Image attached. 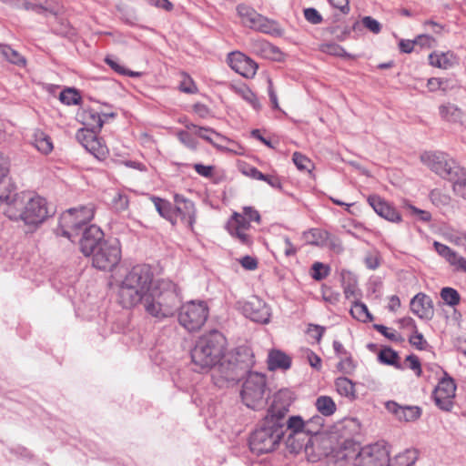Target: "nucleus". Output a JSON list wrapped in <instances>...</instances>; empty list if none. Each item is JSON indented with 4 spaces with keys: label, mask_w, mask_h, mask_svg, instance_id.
Listing matches in <instances>:
<instances>
[{
    "label": "nucleus",
    "mask_w": 466,
    "mask_h": 466,
    "mask_svg": "<svg viewBox=\"0 0 466 466\" xmlns=\"http://www.w3.org/2000/svg\"><path fill=\"white\" fill-rule=\"evenodd\" d=\"M334 386L336 392L350 401L355 400L358 398L355 383L346 378L339 377L334 380Z\"/></svg>",
    "instance_id": "72a5a7b5"
},
{
    "label": "nucleus",
    "mask_w": 466,
    "mask_h": 466,
    "mask_svg": "<svg viewBox=\"0 0 466 466\" xmlns=\"http://www.w3.org/2000/svg\"><path fill=\"white\" fill-rule=\"evenodd\" d=\"M449 181L452 182L453 192L466 199V169L461 167Z\"/></svg>",
    "instance_id": "4c0bfd02"
},
{
    "label": "nucleus",
    "mask_w": 466,
    "mask_h": 466,
    "mask_svg": "<svg viewBox=\"0 0 466 466\" xmlns=\"http://www.w3.org/2000/svg\"><path fill=\"white\" fill-rule=\"evenodd\" d=\"M97 133L88 128H80L76 133V138L96 158L105 160L109 155V149L106 143L97 137Z\"/></svg>",
    "instance_id": "4468645a"
},
{
    "label": "nucleus",
    "mask_w": 466,
    "mask_h": 466,
    "mask_svg": "<svg viewBox=\"0 0 466 466\" xmlns=\"http://www.w3.org/2000/svg\"><path fill=\"white\" fill-rule=\"evenodd\" d=\"M289 406L288 392L280 390L274 396L266 417L250 436L249 446L253 452L268 453L279 445L285 434V417Z\"/></svg>",
    "instance_id": "f257e3e1"
},
{
    "label": "nucleus",
    "mask_w": 466,
    "mask_h": 466,
    "mask_svg": "<svg viewBox=\"0 0 466 466\" xmlns=\"http://www.w3.org/2000/svg\"><path fill=\"white\" fill-rule=\"evenodd\" d=\"M251 51L263 58L280 60L282 53L280 50L264 39H255L250 43Z\"/></svg>",
    "instance_id": "cd10ccee"
},
{
    "label": "nucleus",
    "mask_w": 466,
    "mask_h": 466,
    "mask_svg": "<svg viewBox=\"0 0 466 466\" xmlns=\"http://www.w3.org/2000/svg\"><path fill=\"white\" fill-rule=\"evenodd\" d=\"M287 429L290 431L289 434L298 436L300 433H306V420L301 416H291L288 419Z\"/></svg>",
    "instance_id": "c03bdc74"
},
{
    "label": "nucleus",
    "mask_w": 466,
    "mask_h": 466,
    "mask_svg": "<svg viewBox=\"0 0 466 466\" xmlns=\"http://www.w3.org/2000/svg\"><path fill=\"white\" fill-rule=\"evenodd\" d=\"M405 361L408 367L412 370L418 377H420L422 370L419 358L411 354L406 358Z\"/></svg>",
    "instance_id": "338daca9"
},
{
    "label": "nucleus",
    "mask_w": 466,
    "mask_h": 466,
    "mask_svg": "<svg viewBox=\"0 0 466 466\" xmlns=\"http://www.w3.org/2000/svg\"><path fill=\"white\" fill-rule=\"evenodd\" d=\"M266 377L260 373H249L242 386L241 398L247 407L257 409L264 403Z\"/></svg>",
    "instance_id": "9d476101"
},
{
    "label": "nucleus",
    "mask_w": 466,
    "mask_h": 466,
    "mask_svg": "<svg viewBox=\"0 0 466 466\" xmlns=\"http://www.w3.org/2000/svg\"><path fill=\"white\" fill-rule=\"evenodd\" d=\"M292 161L297 168L302 172L311 173L314 169V163L307 156L300 152H294Z\"/></svg>",
    "instance_id": "37998d69"
},
{
    "label": "nucleus",
    "mask_w": 466,
    "mask_h": 466,
    "mask_svg": "<svg viewBox=\"0 0 466 466\" xmlns=\"http://www.w3.org/2000/svg\"><path fill=\"white\" fill-rule=\"evenodd\" d=\"M186 128L192 130L195 135L208 141L215 147H223L217 140H225V137L209 127H202L194 124H187Z\"/></svg>",
    "instance_id": "2f4dec72"
},
{
    "label": "nucleus",
    "mask_w": 466,
    "mask_h": 466,
    "mask_svg": "<svg viewBox=\"0 0 466 466\" xmlns=\"http://www.w3.org/2000/svg\"><path fill=\"white\" fill-rule=\"evenodd\" d=\"M441 298L449 306L455 307L461 301V296L459 292L450 287H445L441 290Z\"/></svg>",
    "instance_id": "de8ad7c7"
},
{
    "label": "nucleus",
    "mask_w": 466,
    "mask_h": 466,
    "mask_svg": "<svg viewBox=\"0 0 466 466\" xmlns=\"http://www.w3.org/2000/svg\"><path fill=\"white\" fill-rule=\"evenodd\" d=\"M319 50L324 54L343 57L350 58L351 56L346 52V50L339 44L333 42L323 43L319 46Z\"/></svg>",
    "instance_id": "ea45409f"
},
{
    "label": "nucleus",
    "mask_w": 466,
    "mask_h": 466,
    "mask_svg": "<svg viewBox=\"0 0 466 466\" xmlns=\"http://www.w3.org/2000/svg\"><path fill=\"white\" fill-rule=\"evenodd\" d=\"M129 206V200L126 194L117 192L112 199V207L116 211L121 212L127 210Z\"/></svg>",
    "instance_id": "4d7b16f0"
},
{
    "label": "nucleus",
    "mask_w": 466,
    "mask_h": 466,
    "mask_svg": "<svg viewBox=\"0 0 466 466\" xmlns=\"http://www.w3.org/2000/svg\"><path fill=\"white\" fill-rule=\"evenodd\" d=\"M95 215V206L70 208L60 216L57 234L71 239L80 228L90 222Z\"/></svg>",
    "instance_id": "423d86ee"
},
{
    "label": "nucleus",
    "mask_w": 466,
    "mask_h": 466,
    "mask_svg": "<svg viewBox=\"0 0 466 466\" xmlns=\"http://www.w3.org/2000/svg\"><path fill=\"white\" fill-rule=\"evenodd\" d=\"M291 359L280 350H271L268 357V366L270 370L278 369L288 370L290 368Z\"/></svg>",
    "instance_id": "f704fd0d"
},
{
    "label": "nucleus",
    "mask_w": 466,
    "mask_h": 466,
    "mask_svg": "<svg viewBox=\"0 0 466 466\" xmlns=\"http://www.w3.org/2000/svg\"><path fill=\"white\" fill-rule=\"evenodd\" d=\"M367 200L380 217L392 223H400L402 221V217L396 208L380 196L370 195L368 197Z\"/></svg>",
    "instance_id": "4be33fe9"
},
{
    "label": "nucleus",
    "mask_w": 466,
    "mask_h": 466,
    "mask_svg": "<svg viewBox=\"0 0 466 466\" xmlns=\"http://www.w3.org/2000/svg\"><path fill=\"white\" fill-rule=\"evenodd\" d=\"M141 304L151 317L163 319L172 317L179 304L178 295L167 282L154 284Z\"/></svg>",
    "instance_id": "39448f33"
},
{
    "label": "nucleus",
    "mask_w": 466,
    "mask_h": 466,
    "mask_svg": "<svg viewBox=\"0 0 466 466\" xmlns=\"http://www.w3.org/2000/svg\"><path fill=\"white\" fill-rule=\"evenodd\" d=\"M434 248L438 254L453 267L454 270L466 273V258L460 256L448 246L440 242H434Z\"/></svg>",
    "instance_id": "bb28decb"
},
{
    "label": "nucleus",
    "mask_w": 466,
    "mask_h": 466,
    "mask_svg": "<svg viewBox=\"0 0 466 466\" xmlns=\"http://www.w3.org/2000/svg\"><path fill=\"white\" fill-rule=\"evenodd\" d=\"M178 140L187 147L195 150L198 147V142L192 137L189 132L180 130L177 133Z\"/></svg>",
    "instance_id": "bf43d9fd"
},
{
    "label": "nucleus",
    "mask_w": 466,
    "mask_h": 466,
    "mask_svg": "<svg viewBox=\"0 0 466 466\" xmlns=\"http://www.w3.org/2000/svg\"><path fill=\"white\" fill-rule=\"evenodd\" d=\"M238 169L244 176H246L249 178L256 179V180H261V178H264L263 173H261L257 167H255L246 162H239Z\"/></svg>",
    "instance_id": "8fccbe9b"
},
{
    "label": "nucleus",
    "mask_w": 466,
    "mask_h": 466,
    "mask_svg": "<svg viewBox=\"0 0 466 466\" xmlns=\"http://www.w3.org/2000/svg\"><path fill=\"white\" fill-rule=\"evenodd\" d=\"M152 202L162 218L170 221L173 225L177 224V217L170 202L157 197L152 198Z\"/></svg>",
    "instance_id": "e433bc0d"
},
{
    "label": "nucleus",
    "mask_w": 466,
    "mask_h": 466,
    "mask_svg": "<svg viewBox=\"0 0 466 466\" xmlns=\"http://www.w3.org/2000/svg\"><path fill=\"white\" fill-rule=\"evenodd\" d=\"M0 198L6 205L4 214L12 221L23 222L30 229L37 228L50 217L48 203L39 195L20 192L2 195Z\"/></svg>",
    "instance_id": "f03ea898"
},
{
    "label": "nucleus",
    "mask_w": 466,
    "mask_h": 466,
    "mask_svg": "<svg viewBox=\"0 0 466 466\" xmlns=\"http://www.w3.org/2000/svg\"><path fill=\"white\" fill-rule=\"evenodd\" d=\"M227 230L231 237L236 238L243 245L250 246L253 243V237L250 233L251 226L245 217L238 213L233 212L227 222Z\"/></svg>",
    "instance_id": "2eb2a0df"
},
{
    "label": "nucleus",
    "mask_w": 466,
    "mask_h": 466,
    "mask_svg": "<svg viewBox=\"0 0 466 466\" xmlns=\"http://www.w3.org/2000/svg\"><path fill=\"white\" fill-rule=\"evenodd\" d=\"M360 449L358 442L347 439L330 451L329 464L330 466H348L352 461L355 463Z\"/></svg>",
    "instance_id": "ddd939ff"
},
{
    "label": "nucleus",
    "mask_w": 466,
    "mask_h": 466,
    "mask_svg": "<svg viewBox=\"0 0 466 466\" xmlns=\"http://www.w3.org/2000/svg\"><path fill=\"white\" fill-rule=\"evenodd\" d=\"M243 313L252 321L268 323L270 318L269 307L258 297L253 296L243 305Z\"/></svg>",
    "instance_id": "6ab92c4d"
},
{
    "label": "nucleus",
    "mask_w": 466,
    "mask_h": 466,
    "mask_svg": "<svg viewBox=\"0 0 466 466\" xmlns=\"http://www.w3.org/2000/svg\"><path fill=\"white\" fill-rule=\"evenodd\" d=\"M430 198L431 202L437 207L448 206L451 199L448 194L442 192L441 189H433L430 194Z\"/></svg>",
    "instance_id": "603ef678"
},
{
    "label": "nucleus",
    "mask_w": 466,
    "mask_h": 466,
    "mask_svg": "<svg viewBox=\"0 0 466 466\" xmlns=\"http://www.w3.org/2000/svg\"><path fill=\"white\" fill-rule=\"evenodd\" d=\"M228 63L232 70L248 79L256 76L258 68V64L253 59L238 51L231 52L228 55Z\"/></svg>",
    "instance_id": "f3484780"
},
{
    "label": "nucleus",
    "mask_w": 466,
    "mask_h": 466,
    "mask_svg": "<svg viewBox=\"0 0 466 466\" xmlns=\"http://www.w3.org/2000/svg\"><path fill=\"white\" fill-rule=\"evenodd\" d=\"M92 266L102 271H111L122 258L121 245L117 239L105 240L91 254Z\"/></svg>",
    "instance_id": "1a4fd4ad"
},
{
    "label": "nucleus",
    "mask_w": 466,
    "mask_h": 466,
    "mask_svg": "<svg viewBox=\"0 0 466 466\" xmlns=\"http://www.w3.org/2000/svg\"><path fill=\"white\" fill-rule=\"evenodd\" d=\"M315 408L323 417H330L337 411V405L330 396L321 395L315 400Z\"/></svg>",
    "instance_id": "c9c22d12"
},
{
    "label": "nucleus",
    "mask_w": 466,
    "mask_h": 466,
    "mask_svg": "<svg viewBox=\"0 0 466 466\" xmlns=\"http://www.w3.org/2000/svg\"><path fill=\"white\" fill-rule=\"evenodd\" d=\"M181 80L179 83V90L186 94H197L198 92V88L194 82V80L186 73L180 74Z\"/></svg>",
    "instance_id": "09e8293b"
},
{
    "label": "nucleus",
    "mask_w": 466,
    "mask_h": 466,
    "mask_svg": "<svg viewBox=\"0 0 466 466\" xmlns=\"http://www.w3.org/2000/svg\"><path fill=\"white\" fill-rule=\"evenodd\" d=\"M441 117L450 122H456L461 119L462 111L453 104H446L440 106Z\"/></svg>",
    "instance_id": "79ce46f5"
},
{
    "label": "nucleus",
    "mask_w": 466,
    "mask_h": 466,
    "mask_svg": "<svg viewBox=\"0 0 466 466\" xmlns=\"http://www.w3.org/2000/svg\"><path fill=\"white\" fill-rule=\"evenodd\" d=\"M227 339L224 335L213 330L201 336L191 351V359L198 371L209 370L219 364L218 371H221L224 363L220 362L224 356Z\"/></svg>",
    "instance_id": "20e7f679"
},
{
    "label": "nucleus",
    "mask_w": 466,
    "mask_h": 466,
    "mask_svg": "<svg viewBox=\"0 0 466 466\" xmlns=\"http://www.w3.org/2000/svg\"><path fill=\"white\" fill-rule=\"evenodd\" d=\"M59 99L63 104L66 106H72L79 105L82 97L76 89L66 88L60 93Z\"/></svg>",
    "instance_id": "49530a36"
},
{
    "label": "nucleus",
    "mask_w": 466,
    "mask_h": 466,
    "mask_svg": "<svg viewBox=\"0 0 466 466\" xmlns=\"http://www.w3.org/2000/svg\"><path fill=\"white\" fill-rule=\"evenodd\" d=\"M361 23L365 28H367L369 31L372 32L373 34H379L381 30L380 24L371 16H364L361 19Z\"/></svg>",
    "instance_id": "e2e57ef3"
},
{
    "label": "nucleus",
    "mask_w": 466,
    "mask_h": 466,
    "mask_svg": "<svg viewBox=\"0 0 466 466\" xmlns=\"http://www.w3.org/2000/svg\"><path fill=\"white\" fill-rule=\"evenodd\" d=\"M116 114L115 112L110 113H99L96 110L86 107L82 108L77 113L79 121L86 126L85 128H88L94 132H99L108 119L115 118Z\"/></svg>",
    "instance_id": "aec40b11"
},
{
    "label": "nucleus",
    "mask_w": 466,
    "mask_h": 466,
    "mask_svg": "<svg viewBox=\"0 0 466 466\" xmlns=\"http://www.w3.org/2000/svg\"><path fill=\"white\" fill-rule=\"evenodd\" d=\"M457 63V57L451 51L432 52L429 55V64L437 68L448 69Z\"/></svg>",
    "instance_id": "473e14b6"
},
{
    "label": "nucleus",
    "mask_w": 466,
    "mask_h": 466,
    "mask_svg": "<svg viewBox=\"0 0 466 466\" xmlns=\"http://www.w3.org/2000/svg\"><path fill=\"white\" fill-rule=\"evenodd\" d=\"M434 248L438 254L453 267L454 270L466 273V258L460 256L448 246L440 242H434Z\"/></svg>",
    "instance_id": "a878e982"
},
{
    "label": "nucleus",
    "mask_w": 466,
    "mask_h": 466,
    "mask_svg": "<svg viewBox=\"0 0 466 466\" xmlns=\"http://www.w3.org/2000/svg\"><path fill=\"white\" fill-rule=\"evenodd\" d=\"M355 466H390V454L386 447L379 443L360 449Z\"/></svg>",
    "instance_id": "f8f14e48"
},
{
    "label": "nucleus",
    "mask_w": 466,
    "mask_h": 466,
    "mask_svg": "<svg viewBox=\"0 0 466 466\" xmlns=\"http://www.w3.org/2000/svg\"><path fill=\"white\" fill-rule=\"evenodd\" d=\"M351 316L362 322H368L372 319L367 306L361 302H355L350 309Z\"/></svg>",
    "instance_id": "a18cd8bd"
},
{
    "label": "nucleus",
    "mask_w": 466,
    "mask_h": 466,
    "mask_svg": "<svg viewBox=\"0 0 466 466\" xmlns=\"http://www.w3.org/2000/svg\"><path fill=\"white\" fill-rule=\"evenodd\" d=\"M420 159L429 169L447 180L458 174L462 167L455 159L441 151H425Z\"/></svg>",
    "instance_id": "6e6552de"
},
{
    "label": "nucleus",
    "mask_w": 466,
    "mask_h": 466,
    "mask_svg": "<svg viewBox=\"0 0 466 466\" xmlns=\"http://www.w3.org/2000/svg\"><path fill=\"white\" fill-rule=\"evenodd\" d=\"M340 360L337 364V369L343 374H352L355 370L356 365L350 354L339 358Z\"/></svg>",
    "instance_id": "864d4df0"
},
{
    "label": "nucleus",
    "mask_w": 466,
    "mask_h": 466,
    "mask_svg": "<svg viewBox=\"0 0 466 466\" xmlns=\"http://www.w3.org/2000/svg\"><path fill=\"white\" fill-rule=\"evenodd\" d=\"M330 442V439L326 436L310 437L305 444V453L308 460L314 462L319 461L322 457L329 459Z\"/></svg>",
    "instance_id": "412c9836"
},
{
    "label": "nucleus",
    "mask_w": 466,
    "mask_h": 466,
    "mask_svg": "<svg viewBox=\"0 0 466 466\" xmlns=\"http://www.w3.org/2000/svg\"><path fill=\"white\" fill-rule=\"evenodd\" d=\"M37 2L35 4L29 3L28 1H23L21 5L18 6L23 7L25 10H35L39 12V9L48 12L51 15H58L63 13L64 7L61 3L57 0H36Z\"/></svg>",
    "instance_id": "c85d7f7f"
},
{
    "label": "nucleus",
    "mask_w": 466,
    "mask_h": 466,
    "mask_svg": "<svg viewBox=\"0 0 466 466\" xmlns=\"http://www.w3.org/2000/svg\"><path fill=\"white\" fill-rule=\"evenodd\" d=\"M155 284L154 273L149 265L138 264L114 283L117 303L124 309H134L141 305Z\"/></svg>",
    "instance_id": "7ed1b4c3"
},
{
    "label": "nucleus",
    "mask_w": 466,
    "mask_h": 466,
    "mask_svg": "<svg viewBox=\"0 0 466 466\" xmlns=\"http://www.w3.org/2000/svg\"><path fill=\"white\" fill-rule=\"evenodd\" d=\"M193 168L201 177L210 178L214 176V166H205L203 164L197 163L193 165Z\"/></svg>",
    "instance_id": "69168bd1"
},
{
    "label": "nucleus",
    "mask_w": 466,
    "mask_h": 466,
    "mask_svg": "<svg viewBox=\"0 0 466 466\" xmlns=\"http://www.w3.org/2000/svg\"><path fill=\"white\" fill-rule=\"evenodd\" d=\"M416 45L420 47L431 48L436 45V39L429 35H420L416 37Z\"/></svg>",
    "instance_id": "774afa93"
},
{
    "label": "nucleus",
    "mask_w": 466,
    "mask_h": 466,
    "mask_svg": "<svg viewBox=\"0 0 466 466\" xmlns=\"http://www.w3.org/2000/svg\"><path fill=\"white\" fill-rule=\"evenodd\" d=\"M237 12L240 17L241 24L251 29L270 34L276 29V23L258 14L252 7L246 5H238Z\"/></svg>",
    "instance_id": "9b49d317"
},
{
    "label": "nucleus",
    "mask_w": 466,
    "mask_h": 466,
    "mask_svg": "<svg viewBox=\"0 0 466 466\" xmlns=\"http://www.w3.org/2000/svg\"><path fill=\"white\" fill-rule=\"evenodd\" d=\"M410 310L423 319H431L434 315L432 300L424 293H418L413 297L410 300Z\"/></svg>",
    "instance_id": "393cba45"
},
{
    "label": "nucleus",
    "mask_w": 466,
    "mask_h": 466,
    "mask_svg": "<svg viewBox=\"0 0 466 466\" xmlns=\"http://www.w3.org/2000/svg\"><path fill=\"white\" fill-rule=\"evenodd\" d=\"M400 466H412L417 460V452L414 450H407L396 458Z\"/></svg>",
    "instance_id": "6e6d98bb"
},
{
    "label": "nucleus",
    "mask_w": 466,
    "mask_h": 466,
    "mask_svg": "<svg viewBox=\"0 0 466 466\" xmlns=\"http://www.w3.org/2000/svg\"><path fill=\"white\" fill-rule=\"evenodd\" d=\"M325 425V419L320 414L312 416L306 420V434L313 436H319V433L322 431Z\"/></svg>",
    "instance_id": "a19ab883"
},
{
    "label": "nucleus",
    "mask_w": 466,
    "mask_h": 466,
    "mask_svg": "<svg viewBox=\"0 0 466 466\" xmlns=\"http://www.w3.org/2000/svg\"><path fill=\"white\" fill-rule=\"evenodd\" d=\"M174 201L177 223L180 221L187 228L193 230L196 222V208L194 203L178 194L174 196Z\"/></svg>",
    "instance_id": "a211bd4d"
},
{
    "label": "nucleus",
    "mask_w": 466,
    "mask_h": 466,
    "mask_svg": "<svg viewBox=\"0 0 466 466\" xmlns=\"http://www.w3.org/2000/svg\"><path fill=\"white\" fill-rule=\"evenodd\" d=\"M456 384L450 377L442 378L435 387L432 396L435 404L441 410L449 411L453 407Z\"/></svg>",
    "instance_id": "dca6fc26"
},
{
    "label": "nucleus",
    "mask_w": 466,
    "mask_h": 466,
    "mask_svg": "<svg viewBox=\"0 0 466 466\" xmlns=\"http://www.w3.org/2000/svg\"><path fill=\"white\" fill-rule=\"evenodd\" d=\"M386 410L391 413L396 420L404 422L414 421L421 415V409L418 406H402L393 400L385 403Z\"/></svg>",
    "instance_id": "b1692460"
},
{
    "label": "nucleus",
    "mask_w": 466,
    "mask_h": 466,
    "mask_svg": "<svg viewBox=\"0 0 466 466\" xmlns=\"http://www.w3.org/2000/svg\"><path fill=\"white\" fill-rule=\"evenodd\" d=\"M229 88L246 101L254 110L259 111L261 109L259 99L247 84L234 83L229 86Z\"/></svg>",
    "instance_id": "7c9ffc66"
},
{
    "label": "nucleus",
    "mask_w": 466,
    "mask_h": 466,
    "mask_svg": "<svg viewBox=\"0 0 466 466\" xmlns=\"http://www.w3.org/2000/svg\"><path fill=\"white\" fill-rule=\"evenodd\" d=\"M379 359L382 363L397 366L398 353L390 348L382 349L379 353Z\"/></svg>",
    "instance_id": "5fc2aeb1"
},
{
    "label": "nucleus",
    "mask_w": 466,
    "mask_h": 466,
    "mask_svg": "<svg viewBox=\"0 0 466 466\" xmlns=\"http://www.w3.org/2000/svg\"><path fill=\"white\" fill-rule=\"evenodd\" d=\"M105 62L106 65H108L115 72H116L119 75L122 76H138L140 74L137 72H133L128 69H127L124 66L120 65L117 60L106 56L105 58Z\"/></svg>",
    "instance_id": "3c124183"
},
{
    "label": "nucleus",
    "mask_w": 466,
    "mask_h": 466,
    "mask_svg": "<svg viewBox=\"0 0 466 466\" xmlns=\"http://www.w3.org/2000/svg\"><path fill=\"white\" fill-rule=\"evenodd\" d=\"M30 143L39 153L43 155H48L54 149V144L51 137L39 128L33 131Z\"/></svg>",
    "instance_id": "c756f323"
},
{
    "label": "nucleus",
    "mask_w": 466,
    "mask_h": 466,
    "mask_svg": "<svg viewBox=\"0 0 466 466\" xmlns=\"http://www.w3.org/2000/svg\"><path fill=\"white\" fill-rule=\"evenodd\" d=\"M409 342L411 344L412 347L419 350H423L427 348L428 343L427 340L424 339V336L418 331L411 332V334L409 337Z\"/></svg>",
    "instance_id": "13d9d810"
},
{
    "label": "nucleus",
    "mask_w": 466,
    "mask_h": 466,
    "mask_svg": "<svg viewBox=\"0 0 466 466\" xmlns=\"http://www.w3.org/2000/svg\"><path fill=\"white\" fill-rule=\"evenodd\" d=\"M209 316V307L206 301L191 300L184 303L178 312L179 324L189 332L201 329Z\"/></svg>",
    "instance_id": "0eeeda50"
},
{
    "label": "nucleus",
    "mask_w": 466,
    "mask_h": 466,
    "mask_svg": "<svg viewBox=\"0 0 466 466\" xmlns=\"http://www.w3.org/2000/svg\"><path fill=\"white\" fill-rule=\"evenodd\" d=\"M448 82L447 79H442V78H439V77H431L428 80L427 82V86L429 88V90L431 92H436L437 90H443V91H446V86H444V85H446Z\"/></svg>",
    "instance_id": "0e129e2a"
},
{
    "label": "nucleus",
    "mask_w": 466,
    "mask_h": 466,
    "mask_svg": "<svg viewBox=\"0 0 466 466\" xmlns=\"http://www.w3.org/2000/svg\"><path fill=\"white\" fill-rule=\"evenodd\" d=\"M104 233L96 225H91L83 233L80 239V250L86 257L91 256L98 246L104 242Z\"/></svg>",
    "instance_id": "5701e85b"
},
{
    "label": "nucleus",
    "mask_w": 466,
    "mask_h": 466,
    "mask_svg": "<svg viewBox=\"0 0 466 466\" xmlns=\"http://www.w3.org/2000/svg\"><path fill=\"white\" fill-rule=\"evenodd\" d=\"M339 427L345 435L354 436L360 433L361 424L357 418H344L339 422Z\"/></svg>",
    "instance_id": "58836bf2"
},
{
    "label": "nucleus",
    "mask_w": 466,
    "mask_h": 466,
    "mask_svg": "<svg viewBox=\"0 0 466 466\" xmlns=\"http://www.w3.org/2000/svg\"><path fill=\"white\" fill-rule=\"evenodd\" d=\"M326 329L322 326L316 324H309L307 328V334L309 338L319 343Z\"/></svg>",
    "instance_id": "052dcab7"
},
{
    "label": "nucleus",
    "mask_w": 466,
    "mask_h": 466,
    "mask_svg": "<svg viewBox=\"0 0 466 466\" xmlns=\"http://www.w3.org/2000/svg\"><path fill=\"white\" fill-rule=\"evenodd\" d=\"M311 269L312 278L316 280H321L329 275V268L320 262H315Z\"/></svg>",
    "instance_id": "680f3d73"
}]
</instances>
